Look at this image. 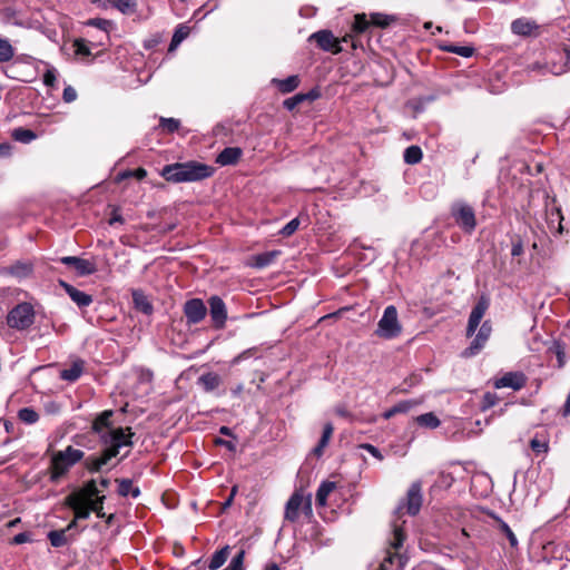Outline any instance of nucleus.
Returning a JSON list of instances; mask_svg holds the SVG:
<instances>
[{
    "instance_id": "f257e3e1",
    "label": "nucleus",
    "mask_w": 570,
    "mask_h": 570,
    "mask_svg": "<svg viewBox=\"0 0 570 570\" xmlns=\"http://www.w3.org/2000/svg\"><path fill=\"white\" fill-rule=\"evenodd\" d=\"M212 166L198 161L175 163L161 169V177L170 183L199 181L214 175Z\"/></svg>"
},
{
    "instance_id": "f03ea898",
    "label": "nucleus",
    "mask_w": 570,
    "mask_h": 570,
    "mask_svg": "<svg viewBox=\"0 0 570 570\" xmlns=\"http://www.w3.org/2000/svg\"><path fill=\"white\" fill-rule=\"evenodd\" d=\"M85 452L69 445L62 451H56L50 460V481L57 483L69 470L83 460Z\"/></svg>"
},
{
    "instance_id": "7ed1b4c3",
    "label": "nucleus",
    "mask_w": 570,
    "mask_h": 570,
    "mask_svg": "<svg viewBox=\"0 0 570 570\" xmlns=\"http://www.w3.org/2000/svg\"><path fill=\"white\" fill-rule=\"evenodd\" d=\"M35 317V308L30 303H19L9 311L7 325L17 331H24L33 324Z\"/></svg>"
},
{
    "instance_id": "20e7f679",
    "label": "nucleus",
    "mask_w": 570,
    "mask_h": 570,
    "mask_svg": "<svg viewBox=\"0 0 570 570\" xmlns=\"http://www.w3.org/2000/svg\"><path fill=\"white\" fill-rule=\"evenodd\" d=\"M402 332V325L399 322L397 309L394 305L385 307L381 320L377 323L375 334L385 340L397 337Z\"/></svg>"
},
{
    "instance_id": "39448f33",
    "label": "nucleus",
    "mask_w": 570,
    "mask_h": 570,
    "mask_svg": "<svg viewBox=\"0 0 570 570\" xmlns=\"http://www.w3.org/2000/svg\"><path fill=\"white\" fill-rule=\"evenodd\" d=\"M309 40H314L318 48H321L324 51H328L332 53H340L343 51V48L341 46L342 42H348L351 41L352 48H356V42L354 41L353 37L351 35H346L343 38H336L334 37L333 32L330 30H320L317 32H314L311 35Z\"/></svg>"
},
{
    "instance_id": "423d86ee",
    "label": "nucleus",
    "mask_w": 570,
    "mask_h": 570,
    "mask_svg": "<svg viewBox=\"0 0 570 570\" xmlns=\"http://www.w3.org/2000/svg\"><path fill=\"white\" fill-rule=\"evenodd\" d=\"M456 225L465 233L471 234L476 226L475 213L472 206L463 200L454 202L450 209Z\"/></svg>"
},
{
    "instance_id": "0eeeda50",
    "label": "nucleus",
    "mask_w": 570,
    "mask_h": 570,
    "mask_svg": "<svg viewBox=\"0 0 570 570\" xmlns=\"http://www.w3.org/2000/svg\"><path fill=\"white\" fill-rule=\"evenodd\" d=\"M135 433L131 428H114V430L105 435L102 444L107 445V450H115V458L119 454L120 448L131 446Z\"/></svg>"
},
{
    "instance_id": "6e6552de",
    "label": "nucleus",
    "mask_w": 570,
    "mask_h": 570,
    "mask_svg": "<svg viewBox=\"0 0 570 570\" xmlns=\"http://www.w3.org/2000/svg\"><path fill=\"white\" fill-rule=\"evenodd\" d=\"M422 502L423 497L421 482H413L407 490L404 503L397 507L396 513H400L405 509L407 514L416 515L421 510Z\"/></svg>"
},
{
    "instance_id": "1a4fd4ad",
    "label": "nucleus",
    "mask_w": 570,
    "mask_h": 570,
    "mask_svg": "<svg viewBox=\"0 0 570 570\" xmlns=\"http://www.w3.org/2000/svg\"><path fill=\"white\" fill-rule=\"evenodd\" d=\"M492 332V326L490 321L483 322L481 327L479 328L475 337L471 342L470 346L466 347L462 355L464 357H472L476 355L485 345L487 341L489 340Z\"/></svg>"
},
{
    "instance_id": "9d476101",
    "label": "nucleus",
    "mask_w": 570,
    "mask_h": 570,
    "mask_svg": "<svg viewBox=\"0 0 570 570\" xmlns=\"http://www.w3.org/2000/svg\"><path fill=\"white\" fill-rule=\"evenodd\" d=\"M489 305H490L489 298L485 295L480 296L478 303L474 305V307L472 308L470 316H469L468 326H466V335L468 336H472L475 333L485 312L489 308Z\"/></svg>"
},
{
    "instance_id": "9b49d317",
    "label": "nucleus",
    "mask_w": 570,
    "mask_h": 570,
    "mask_svg": "<svg viewBox=\"0 0 570 570\" xmlns=\"http://www.w3.org/2000/svg\"><path fill=\"white\" fill-rule=\"evenodd\" d=\"M184 314L188 324H198L205 318L207 307L200 298H191L184 304Z\"/></svg>"
},
{
    "instance_id": "f8f14e48",
    "label": "nucleus",
    "mask_w": 570,
    "mask_h": 570,
    "mask_svg": "<svg viewBox=\"0 0 570 570\" xmlns=\"http://www.w3.org/2000/svg\"><path fill=\"white\" fill-rule=\"evenodd\" d=\"M527 376L522 372H507L500 379L494 380L495 389L509 387L513 391L522 390L527 384Z\"/></svg>"
},
{
    "instance_id": "ddd939ff",
    "label": "nucleus",
    "mask_w": 570,
    "mask_h": 570,
    "mask_svg": "<svg viewBox=\"0 0 570 570\" xmlns=\"http://www.w3.org/2000/svg\"><path fill=\"white\" fill-rule=\"evenodd\" d=\"M209 314L214 324V327L220 330L225 326L227 320V309L224 301L219 296H212L208 299Z\"/></svg>"
},
{
    "instance_id": "4468645a",
    "label": "nucleus",
    "mask_w": 570,
    "mask_h": 570,
    "mask_svg": "<svg viewBox=\"0 0 570 570\" xmlns=\"http://www.w3.org/2000/svg\"><path fill=\"white\" fill-rule=\"evenodd\" d=\"M114 416L112 410H106L98 414L92 421L91 431L99 436L100 442H104V436L108 435L114 430L111 417Z\"/></svg>"
},
{
    "instance_id": "2eb2a0df",
    "label": "nucleus",
    "mask_w": 570,
    "mask_h": 570,
    "mask_svg": "<svg viewBox=\"0 0 570 570\" xmlns=\"http://www.w3.org/2000/svg\"><path fill=\"white\" fill-rule=\"evenodd\" d=\"M60 262L75 268L79 276H88L97 272L96 264L89 259L76 256H65L60 258Z\"/></svg>"
},
{
    "instance_id": "dca6fc26",
    "label": "nucleus",
    "mask_w": 570,
    "mask_h": 570,
    "mask_svg": "<svg viewBox=\"0 0 570 570\" xmlns=\"http://www.w3.org/2000/svg\"><path fill=\"white\" fill-rule=\"evenodd\" d=\"M115 458V450L105 449L99 456L90 455L85 459V468L91 472H99L111 459Z\"/></svg>"
},
{
    "instance_id": "f3484780",
    "label": "nucleus",
    "mask_w": 570,
    "mask_h": 570,
    "mask_svg": "<svg viewBox=\"0 0 570 570\" xmlns=\"http://www.w3.org/2000/svg\"><path fill=\"white\" fill-rule=\"evenodd\" d=\"M67 504L72 509L75 513V520L77 522L78 519H88L90 517V508L87 501L80 499L79 497L68 495L66 499Z\"/></svg>"
},
{
    "instance_id": "a211bd4d",
    "label": "nucleus",
    "mask_w": 570,
    "mask_h": 570,
    "mask_svg": "<svg viewBox=\"0 0 570 570\" xmlns=\"http://www.w3.org/2000/svg\"><path fill=\"white\" fill-rule=\"evenodd\" d=\"M281 250L274 249L261 254H256L249 257L247 265L254 268L262 269L269 266L278 256Z\"/></svg>"
},
{
    "instance_id": "6ab92c4d",
    "label": "nucleus",
    "mask_w": 570,
    "mask_h": 570,
    "mask_svg": "<svg viewBox=\"0 0 570 570\" xmlns=\"http://www.w3.org/2000/svg\"><path fill=\"white\" fill-rule=\"evenodd\" d=\"M60 285L65 288L66 293L69 295V297L79 306V307H87L92 303L91 295L79 291L78 288L73 287L72 285L60 282Z\"/></svg>"
},
{
    "instance_id": "aec40b11",
    "label": "nucleus",
    "mask_w": 570,
    "mask_h": 570,
    "mask_svg": "<svg viewBox=\"0 0 570 570\" xmlns=\"http://www.w3.org/2000/svg\"><path fill=\"white\" fill-rule=\"evenodd\" d=\"M303 503L304 497L298 492L293 493L286 503L285 519L292 522L296 521L299 515L298 511L303 507Z\"/></svg>"
},
{
    "instance_id": "412c9836",
    "label": "nucleus",
    "mask_w": 570,
    "mask_h": 570,
    "mask_svg": "<svg viewBox=\"0 0 570 570\" xmlns=\"http://www.w3.org/2000/svg\"><path fill=\"white\" fill-rule=\"evenodd\" d=\"M538 29L539 26L534 21L525 18L515 19L511 23L512 32L518 36H531Z\"/></svg>"
},
{
    "instance_id": "4be33fe9",
    "label": "nucleus",
    "mask_w": 570,
    "mask_h": 570,
    "mask_svg": "<svg viewBox=\"0 0 570 570\" xmlns=\"http://www.w3.org/2000/svg\"><path fill=\"white\" fill-rule=\"evenodd\" d=\"M243 151L238 147H226L217 156L216 163L220 166L235 165L242 157Z\"/></svg>"
},
{
    "instance_id": "5701e85b",
    "label": "nucleus",
    "mask_w": 570,
    "mask_h": 570,
    "mask_svg": "<svg viewBox=\"0 0 570 570\" xmlns=\"http://www.w3.org/2000/svg\"><path fill=\"white\" fill-rule=\"evenodd\" d=\"M76 525V521H71L67 528L62 530H52L48 533V539L50 544L55 548L63 547L68 543L69 539L67 537L68 531Z\"/></svg>"
},
{
    "instance_id": "b1692460",
    "label": "nucleus",
    "mask_w": 570,
    "mask_h": 570,
    "mask_svg": "<svg viewBox=\"0 0 570 570\" xmlns=\"http://www.w3.org/2000/svg\"><path fill=\"white\" fill-rule=\"evenodd\" d=\"M299 77L296 75L289 76L286 79H277L273 78L272 83L278 89L282 94H289L294 91L299 86Z\"/></svg>"
},
{
    "instance_id": "393cba45",
    "label": "nucleus",
    "mask_w": 570,
    "mask_h": 570,
    "mask_svg": "<svg viewBox=\"0 0 570 570\" xmlns=\"http://www.w3.org/2000/svg\"><path fill=\"white\" fill-rule=\"evenodd\" d=\"M132 301L135 308L146 315H150L154 312L153 304L149 302L148 297L140 291L132 292Z\"/></svg>"
},
{
    "instance_id": "a878e982",
    "label": "nucleus",
    "mask_w": 570,
    "mask_h": 570,
    "mask_svg": "<svg viewBox=\"0 0 570 570\" xmlns=\"http://www.w3.org/2000/svg\"><path fill=\"white\" fill-rule=\"evenodd\" d=\"M70 495L79 497L80 499H83V501L87 502L95 500L97 497H100L95 480L88 481L81 490L73 492Z\"/></svg>"
},
{
    "instance_id": "bb28decb",
    "label": "nucleus",
    "mask_w": 570,
    "mask_h": 570,
    "mask_svg": "<svg viewBox=\"0 0 570 570\" xmlns=\"http://www.w3.org/2000/svg\"><path fill=\"white\" fill-rule=\"evenodd\" d=\"M334 428L332 423H326L323 429L322 436L317 445L313 449V454L317 458L322 456L325 448L328 445L330 440L333 435Z\"/></svg>"
},
{
    "instance_id": "cd10ccee",
    "label": "nucleus",
    "mask_w": 570,
    "mask_h": 570,
    "mask_svg": "<svg viewBox=\"0 0 570 570\" xmlns=\"http://www.w3.org/2000/svg\"><path fill=\"white\" fill-rule=\"evenodd\" d=\"M83 372V362L82 361H76L72 363V365L68 368H65L60 372V377L68 382H75L77 381Z\"/></svg>"
},
{
    "instance_id": "c85d7f7f",
    "label": "nucleus",
    "mask_w": 570,
    "mask_h": 570,
    "mask_svg": "<svg viewBox=\"0 0 570 570\" xmlns=\"http://www.w3.org/2000/svg\"><path fill=\"white\" fill-rule=\"evenodd\" d=\"M230 554V547L225 546L220 550H217L210 558L208 563L209 570H217L219 569L228 559Z\"/></svg>"
},
{
    "instance_id": "c756f323",
    "label": "nucleus",
    "mask_w": 570,
    "mask_h": 570,
    "mask_svg": "<svg viewBox=\"0 0 570 570\" xmlns=\"http://www.w3.org/2000/svg\"><path fill=\"white\" fill-rule=\"evenodd\" d=\"M108 2L112 8L127 16L136 13L138 7L137 0H108Z\"/></svg>"
},
{
    "instance_id": "7c9ffc66",
    "label": "nucleus",
    "mask_w": 570,
    "mask_h": 570,
    "mask_svg": "<svg viewBox=\"0 0 570 570\" xmlns=\"http://www.w3.org/2000/svg\"><path fill=\"white\" fill-rule=\"evenodd\" d=\"M9 273L18 278H26L31 275L33 265L30 262H16L9 267Z\"/></svg>"
},
{
    "instance_id": "2f4dec72",
    "label": "nucleus",
    "mask_w": 570,
    "mask_h": 570,
    "mask_svg": "<svg viewBox=\"0 0 570 570\" xmlns=\"http://www.w3.org/2000/svg\"><path fill=\"white\" fill-rule=\"evenodd\" d=\"M336 488L335 482L332 481H324L321 483L316 491V504L318 507H325L327 503V498L331 492Z\"/></svg>"
},
{
    "instance_id": "473e14b6",
    "label": "nucleus",
    "mask_w": 570,
    "mask_h": 570,
    "mask_svg": "<svg viewBox=\"0 0 570 570\" xmlns=\"http://www.w3.org/2000/svg\"><path fill=\"white\" fill-rule=\"evenodd\" d=\"M414 421L419 426L430 429V430H434V429L439 428L441 424V421L433 412H428V413L421 414V415L414 417Z\"/></svg>"
},
{
    "instance_id": "72a5a7b5",
    "label": "nucleus",
    "mask_w": 570,
    "mask_h": 570,
    "mask_svg": "<svg viewBox=\"0 0 570 570\" xmlns=\"http://www.w3.org/2000/svg\"><path fill=\"white\" fill-rule=\"evenodd\" d=\"M198 383L206 392H212L219 386L220 377L216 373L208 372L199 376Z\"/></svg>"
},
{
    "instance_id": "f704fd0d",
    "label": "nucleus",
    "mask_w": 570,
    "mask_h": 570,
    "mask_svg": "<svg viewBox=\"0 0 570 570\" xmlns=\"http://www.w3.org/2000/svg\"><path fill=\"white\" fill-rule=\"evenodd\" d=\"M75 48V55L80 58H87L91 56V47L99 46L98 43L88 42L86 39L77 38L72 43Z\"/></svg>"
},
{
    "instance_id": "c9c22d12",
    "label": "nucleus",
    "mask_w": 570,
    "mask_h": 570,
    "mask_svg": "<svg viewBox=\"0 0 570 570\" xmlns=\"http://www.w3.org/2000/svg\"><path fill=\"white\" fill-rule=\"evenodd\" d=\"M118 482V493L121 497L131 495L132 498H137L140 495L139 488L132 487V481L129 479H117Z\"/></svg>"
},
{
    "instance_id": "e433bc0d",
    "label": "nucleus",
    "mask_w": 570,
    "mask_h": 570,
    "mask_svg": "<svg viewBox=\"0 0 570 570\" xmlns=\"http://www.w3.org/2000/svg\"><path fill=\"white\" fill-rule=\"evenodd\" d=\"M530 448L535 454L548 453L549 440L543 434H535L530 441Z\"/></svg>"
},
{
    "instance_id": "4c0bfd02",
    "label": "nucleus",
    "mask_w": 570,
    "mask_h": 570,
    "mask_svg": "<svg viewBox=\"0 0 570 570\" xmlns=\"http://www.w3.org/2000/svg\"><path fill=\"white\" fill-rule=\"evenodd\" d=\"M86 24L87 26L96 27V28H98V29H100L102 31V35H101L102 37L100 38L98 45L104 46L105 45L104 40H108V38H109L108 29L111 26V22L109 20H106V19L95 18V19H89L86 22Z\"/></svg>"
},
{
    "instance_id": "58836bf2",
    "label": "nucleus",
    "mask_w": 570,
    "mask_h": 570,
    "mask_svg": "<svg viewBox=\"0 0 570 570\" xmlns=\"http://www.w3.org/2000/svg\"><path fill=\"white\" fill-rule=\"evenodd\" d=\"M423 153L419 146L412 145L404 150L403 159L407 165H415L422 160Z\"/></svg>"
},
{
    "instance_id": "ea45409f",
    "label": "nucleus",
    "mask_w": 570,
    "mask_h": 570,
    "mask_svg": "<svg viewBox=\"0 0 570 570\" xmlns=\"http://www.w3.org/2000/svg\"><path fill=\"white\" fill-rule=\"evenodd\" d=\"M11 137L16 141L29 144L37 138V135L31 129L18 127L12 130Z\"/></svg>"
},
{
    "instance_id": "a19ab883",
    "label": "nucleus",
    "mask_w": 570,
    "mask_h": 570,
    "mask_svg": "<svg viewBox=\"0 0 570 570\" xmlns=\"http://www.w3.org/2000/svg\"><path fill=\"white\" fill-rule=\"evenodd\" d=\"M188 33H189V28L187 26L179 24L173 35L168 50L174 51L180 45V42L185 38H187Z\"/></svg>"
},
{
    "instance_id": "79ce46f5",
    "label": "nucleus",
    "mask_w": 570,
    "mask_h": 570,
    "mask_svg": "<svg viewBox=\"0 0 570 570\" xmlns=\"http://www.w3.org/2000/svg\"><path fill=\"white\" fill-rule=\"evenodd\" d=\"M442 50L451 53L459 55L464 58H469L473 56L474 48L472 46H456V45H448L443 46Z\"/></svg>"
},
{
    "instance_id": "37998d69",
    "label": "nucleus",
    "mask_w": 570,
    "mask_h": 570,
    "mask_svg": "<svg viewBox=\"0 0 570 570\" xmlns=\"http://www.w3.org/2000/svg\"><path fill=\"white\" fill-rule=\"evenodd\" d=\"M549 352L554 354L558 361V367L561 368L564 366L567 357H566V351H564V344H562L559 341H554L549 347Z\"/></svg>"
},
{
    "instance_id": "c03bdc74",
    "label": "nucleus",
    "mask_w": 570,
    "mask_h": 570,
    "mask_svg": "<svg viewBox=\"0 0 570 570\" xmlns=\"http://www.w3.org/2000/svg\"><path fill=\"white\" fill-rule=\"evenodd\" d=\"M14 56V49L9 40L0 38V62H8Z\"/></svg>"
},
{
    "instance_id": "a18cd8bd",
    "label": "nucleus",
    "mask_w": 570,
    "mask_h": 570,
    "mask_svg": "<svg viewBox=\"0 0 570 570\" xmlns=\"http://www.w3.org/2000/svg\"><path fill=\"white\" fill-rule=\"evenodd\" d=\"M18 417L26 424H33L39 420V414L32 407L19 410Z\"/></svg>"
},
{
    "instance_id": "49530a36",
    "label": "nucleus",
    "mask_w": 570,
    "mask_h": 570,
    "mask_svg": "<svg viewBox=\"0 0 570 570\" xmlns=\"http://www.w3.org/2000/svg\"><path fill=\"white\" fill-rule=\"evenodd\" d=\"M370 24H371V21L367 20L366 14L360 13V14H356L354 18L352 30H353V32H355L357 35L363 33L364 31H366V29L368 28Z\"/></svg>"
},
{
    "instance_id": "de8ad7c7",
    "label": "nucleus",
    "mask_w": 570,
    "mask_h": 570,
    "mask_svg": "<svg viewBox=\"0 0 570 570\" xmlns=\"http://www.w3.org/2000/svg\"><path fill=\"white\" fill-rule=\"evenodd\" d=\"M404 540L405 533L402 527L395 524L393 529V539L390 542L391 548L397 551L403 546Z\"/></svg>"
},
{
    "instance_id": "09e8293b",
    "label": "nucleus",
    "mask_w": 570,
    "mask_h": 570,
    "mask_svg": "<svg viewBox=\"0 0 570 570\" xmlns=\"http://www.w3.org/2000/svg\"><path fill=\"white\" fill-rule=\"evenodd\" d=\"M159 126L165 131L171 134V132H175V131H177L179 129L180 121L178 119H176V118H164V117H161L160 120H159Z\"/></svg>"
},
{
    "instance_id": "8fccbe9b",
    "label": "nucleus",
    "mask_w": 570,
    "mask_h": 570,
    "mask_svg": "<svg viewBox=\"0 0 570 570\" xmlns=\"http://www.w3.org/2000/svg\"><path fill=\"white\" fill-rule=\"evenodd\" d=\"M394 20L393 17L386 16L383 13H372L371 14V24L385 28L390 26V23Z\"/></svg>"
},
{
    "instance_id": "3c124183",
    "label": "nucleus",
    "mask_w": 570,
    "mask_h": 570,
    "mask_svg": "<svg viewBox=\"0 0 570 570\" xmlns=\"http://www.w3.org/2000/svg\"><path fill=\"white\" fill-rule=\"evenodd\" d=\"M105 499H106V497L101 495V497H97L95 500L89 501L88 505L90 508V513L95 512L98 518H104L105 513L102 510H104Z\"/></svg>"
},
{
    "instance_id": "603ef678",
    "label": "nucleus",
    "mask_w": 570,
    "mask_h": 570,
    "mask_svg": "<svg viewBox=\"0 0 570 570\" xmlns=\"http://www.w3.org/2000/svg\"><path fill=\"white\" fill-rule=\"evenodd\" d=\"M299 227V218L295 217L292 220H289L281 230L279 234L283 237H289L292 236Z\"/></svg>"
},
{
    "instance_id": "864d4df0",
    "label": "nucleus",
    "mask_w": 570,
    "mask_h": 570,
    "mask_svg": "<svg viewBox=\"0 0 570 570\" xmlns=\"http://www.w3.org/2000/svg\"><path fill=\"white\" fill-rule=\"evenodd\" d=\"M499 528L508 538L510 546L513 548L517 547L518 539H517L515 534L513 533V531L511 530V528L509 527V524L505 523L503 520H499Z\"/></svg>"
},
{
    "instance_id": "5fc2aeb1",
    "label": "nucleus",
    "mask_w": 570,
    "mask_h": 570,
    "mask_svg": "<svg viewBox=\"0 0 570 570\" xmlns=\"http://www.w3.org/2000/svg\"><path fill=\"white\" fill-rule=\"evenodd\" d=\"M499 401V396L495 393L487 392L484 393L481 401V409L483 411L493 407Z\"/></svg>"
},
{
    "instance_id": "6e6d98bb",
    "label": "nucleus",
    "mask_w": 570,
    "mask_h": 570,
    "mask_svg": "<svg viewBox=\"0 0 570 570\" xmlns=\"http://www.w3.org/2000/svg\"><path fill=\"white\" fill-rule=\"evenodd\" d=\"M244 558H245V551L240 550L230 561L228 567L224 570H244Z\"/></svg>"
},
{
    "instance_id": "4d7b16f0",
    "label": "nucleus",
    "mask_w": 570,
    "mask_h": 570,
    "mask_svg": "<svg viewBox=\"0 0 570 570\" xmlns=\"http://www.w3.org/2000/svg\"><path fill=\"white\" fill-rule=\"evenodd\" d=\"M305 100H306V96H303V94H297V95L284 100V107L287 110H293L296 106H298L301 102H303Z\"/></svg>"
},
{
    "instance_id": "13d9d810",
    "label": "nucleus",
    "mask_w": 570,
    "mask_h": 570,
    "mask_svg": "<svg viewBox=\"0 0 570 570\" xmlns=\"http://www.w3.org/2000/svg\"><path fill=\"white\" fill-rule=\"evenodd\" d=\"M57 80V70L51 67L43 73V83L48 87H53Z\"/></svg>"
},
{
    "instance_id": "bf43d9fd",
    "label": "nucleus",
    "mask_w": 570,
    "mask_h": 570,
    "mask_svg": "<svg viewBox=\"0 0 570 570\" xmlns=\"http://www.w3.org/2000/svg\"><path fill=\"white\" fill-rule=\"evenodd\" d=\"M77 98V91L71 86H67L62 92V99L65 102H72Z\"/></svg>"
},
{
    "instance_id": "052dcab7",
    "label": "nucleus",
    "mask_w": 570,
    "mask_h": 570,
    "mask_svg": "<svg viewBox=\"0 0 570 570\" xmlns=\"http://www.w3.org/2000/svg\"><path fill=\"white\" fill-rule=\"evenodd\" d=\"M415 403L413 401H402L394 405L397 414L409 412Z\"/></svg>"
},
{
    "instance_id": "680f3d73",
    "label": "nucleus",
    "mask_w": 570,
    "mask_h": 570,
    "mask_svg": "<svg viewBox=\"0 0 570 570\" xmlns=\"http://www.w3.org/2000/svg\"><path fill=\"white\" fill-rule=\"evenodd\" d=\"M10 442L8 436V423L0 422V445H6Z\"/></svg>"
},
{
    "instance_id": "e2e57ef3",
    "label": "nucleus",
    "mask_w": 570,
    "mask_h": 570,
    "mask_svg": "<svg viewBox=\"0 0 570 570\" xmlns=\"http://www.w3.org/2000/svg\"><path fill=\"white\" fill-rule=\"evenodd\" d=\"M362 449L366 450L368 453H371L374 458L382 460L383 456L377 448H375L372 444L365 443L361 445Z\"/></svg>"
},
{
    "instance_id": "0e129e2a",
    "label": "nucleus",
    "mask_w": 570,
    "mask_h": 570,
    "mask_svg": "<svg viewBox=\"0 0 570 570\" xmlns=\"http://www.w3.org/2000/svg\"><path fill=\"white\" fill-rule=\"evenodd\" d=\"M523 254V244L520 239L512 243L511 247V255L512 256H520Z\"/></svg>"
},
{
    "instance_id": "69168bd1",
    "label": "nucleus",
    "mask_w": 570,
    "mask_h": 570,
    "mask_svg": "<svg viewBox=\"0 0 570 570\" xmlns=\"http://www.w3.org/2000/svg\"><path fill=\"white\" fill-rule=\"evenodd\" d=\"M30 540V535L27 532L18 533L13 537V542L16 544H21L28 542Z\"/></svg>"
},
{
    "instance_id": "338daca9",
    "label": "nucleus",
    "mask_w": 570,
    "mask_h": 570,
    "mask_svg": "<svg viewBox=\"0 0 570 570\" xmlns=\"http://www.w3.org/2000/svg\"><path fill=\"white\" fill-rule=\"evenodd\" d=\"M116 223L122 224L124 223V218H122V216L117 210H114L112 215H111V217L109 219V225L112 226Z\"/></svg>"
},
{
    "instance_id": "774afa93",
    "label": "nucleus",
    "mask_w": 570,
    "mask_h": 570,
    "mask_svg": "<svg viewBox=\"0 0 570 570\" xmlns=\"http://www.w3.org/2000/svg\"><path fill=\"white\" fill-rule=\"evenodd\" d=\"M562 414L564 416L570 415V391H569V394H568V396L566 399V402L563 404Z\"/></svg>"
}]
</instances>
